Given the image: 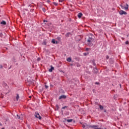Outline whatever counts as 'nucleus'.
<instances>
[{
  "instance_id": "nucleus-25",
  "label": "nucleus",
  "mask_w": 129,
  "mask_h": 129,
  "mask_svg": "<svg viewBox=\"0 0 129 129\" xmlns=\"http://www.w3.org/2000/svg\"><path fill=\"white\" fill-rule=\"evenodd\" d=\"M95 84L98 85V84H99V83H98V82H96V83H95Z\"/></svg>"
},
{
  "instance_id": "nucleus-10",
  "label": "nucleus",
  "mask_w": 129,
  "mask_h": 129,
  "mask_svg": "<svg viewBox=\"0 0 129 129\" xmlns=\"http://www.w3.org/2000/svg\"><path fill=\"white\" fill-rule=\"evenodd\" d=\"M54 70V67L51 66L50 69L49 70V72H52Z\"/></svg>"
},
{
  "instance_id": "nucleus-13",
  "label": "nucleus",
  "mask_w": 129,
  "mask_h": 129,
  "mask_svg": "<svg viewBox=\"0 0 129 129\" xmlns=\"http://www.w3.org/2000/svg\"><path fill=\"white\" fill-rule=\"evenodd\" d=\"M19 98H20V96H19V94H17L16 96V100L18 101L19 100Z\"/></svg>"
},
{
  "instance_id": "nucleus-17",
  "label": "nucleus",
  "mask_w": 129,
  "mask_h": 129,
  "mask_svg": "<svg viewBox=\"0 0 129 129\" xmlns=\"http://www.w3.org/2000/svg\"><path fill=\"white\" fill-rule=\"evenodd\" d=\"M56 110H58L59 109V105L58 104L56 105Z\"/></svg>"
},
{
  "instance_id": "nucleus-18",
  "label": "nucleus",
  "mask_w": 129,
  "mask_h": 129,
  "mask_svg": "<svg viewBox=\"0 0 129 129\" xmlns=\"http://www.w3.org/2000/svg\"><path fill=\"white\" fill-rule=\"evenodd\" d=\"M53 5H54V6H58V3H57L56 2H53Z\"/></svg>"
},
{
  "instance_id": "nucleus-4",
  "label": "nucleus",
  "mask_w": 129,
  "mask_h": 129,
  "mask_svg": "<svg viewBox=\"0 0 129 129\" xmlns=\"http://www.w3.org/2000/svg\"><path fill=\"white\" fill-rule=\"evenodd\" d=\"M35 116L36 118H39V119H42V117L40 116V114H39V113H35Z\"/></svg>"
},
{
  "instance_id": "nucleus-20",
  "label": "nucleus",
  "mask_w": 129,
  "mask_h": 129,
  "mask_svg": "<svg viewBox=\"0 0 129 129\" xmlns=\"http://www.w3.org/2000/svg\"><path fill=\"white\" fill-rule=\"evenodd\" d=\"M59 3H63L64 2V0H59Z\"/></svg>"
},
{
  "instance_id": "nucleus-22",
  "label": "nucleus",
  "mask_w": 129,
  "mask_h": 129,
  "mask_svg": "<svg viewBox=\"0 0 129 129\" xmlns=\"http://www.w3.org/2000/svg\"><path fill=\"white\" fill-rule=\"evenodd\" d=\"M125 44H126V45H127V44H128V41H126V42H125Z\"/></svg>"
},
{
  "instance_id": "nucleus-16",
  "label": "nucleus",
  "mask_w": 129,
  "mask_h": 129,
  "mask_svg": "<svg viewBox=\"0 0 129 129\" xmlns=\"http://www.w3.org/2000/svg\"><path fill=\"white\" fill-rule=\"evenodd\" d=\"M69 35H70V33H67L66 34V37H69Z\"/></svg>"
},
{
  "instance_id": "nucleus-28",
  "label": "nucleus",
  "mask_w": 129,
  "mask_h": 129,
  "mask_svg": "<svg viewBox=\"0 0 129 129\" xmlns=\"http://www.w3.org/2000/svg\"><path fill=\"white\" fill-rule=\"evenodd\" d=\"M77 67H80V65H79V64L78 65H78H77Z\"/></svg>"
},
{
  "instance_id": "nucleus-33",
  "label": "nucleus",
  "mask_w": 129,
  "mask_h": 129,
  "mask_svg": "<svg viewBox=\"0 0 129 129\" xmlns=\"http://www.w3.org/2000/svg\"><path fill=\"white\" fill-rule=\"evenodd\" d=\"M127 37H128V35H127Z\"/></svg>"
},
{
  "instance_id": "nucleus-8",
  "label": "nucleus",
  "mask_w": 129,
  "mask_h": 129,
  "mask_svg": "<svg viewBox=\"0 0 129 129\" xmlns=\"http://www.w3.org/2000/svg\"><path fill=\"white\" fill-rule=\"evenodd\" d=\"M82 16H83V14L81 13H79L78 15V18H81V17H82Z\"/></svg>"
},
{
  "instance_id": "nucleus-27",
  "label": "nucleus",
  "mask_w": 129,
  "mask_h": 129,
  "mask_svg": "<svg viewBox=\"0 0 129 129\" xmlns=\"http://www.w3.org/2000/svg\"><path fill=\"white\" fill-rule=\"evenodd\" d=\"M0 68L2 69V68H3V66H0Z\"/></svg>"
},
{
  "instance_id": "nucleus-21",
  "label": "nucleus",
  "mask_w": 129,
  "mask_h": 129,
  "mask_svg": "<svg viewBox=\"0 0 129 129\" xmlns=\"http://www.w3.org/2000/svg\"><path fill=\"white\" fill-rule=\"evenodd\" d=\"M65 108H67V106H64L62 108V109H65Z\"/></svg>"
},
{
  "instance_id": "nucleus-6",
  "label": "nucleus",
  "mask_w": 129,
  "mask_h": 129,
  "mask_svg": "<svg viewBox=\"0 0 129 129\" xmlns=\"http://www.w3.org/2000/svg\"><path fill=\"white\" fill-rule=\"evenodd\" d=\"M51 43H52V44H58V41H56V40L55 39H52L51 41Z\"/></svg>"
},
{
  "instance_id": "nucleus-29",
  "label": "nucleus",
  "mask_w": 129,
  "mask_h": 129,
  "mask_svg": "<svg viewBox=\"0 0 129 129\" xmlns=\"http://www.w3.org/2000/svg\"><path fill=\"white\" fill-rule=\"evenodd\" d=\"M29 98H32V96H30Z\"/></svg>"
},
{
  "instance_id": "nucleus-26",
  "label": "nucleus",
  "mask_w": 129,
  "mask_h": 129,
  "mask_svg": "<svg viewBox=\"0 0 129 129\" xmlns=\"http://www.w3.org/2000/svg\"><path fill=\"white\" fill-rule=\"evenodd\" d=\"M86 50L87 51H88V50H89V48H87L86 49Z\"/></svg>"
},
{
  "instance_id": "nucleus-14",
  "label": "nucleus",
  "mask_w": 129,
  "mask_h": 129,
  "mask_svg": "<svg viewBox=\"0 0 129 129\" xmlns=\"http://www.w3.org/2000/svg\"><path fill=\"white\" fill-rule=\"evenodd\" d=\"M17 118H18V119H22V118L21 117V116H19L18 114L17 115Z\"/></svg>"
},
{
  "instance_id": "nucleus-3",
  "label": "nucleus",
  "mask_w": 129,
  "mask_h": 129,
  "mask_svg": "<svg viewBox=\"0 0 129 129\" xmlns=\"http://www.w3.org/2000/svg\"><path fill=\"white\" fill-rule=\"evenodd\" d=\"M118 13L119 15H121V16L122 15H127V13H126L125 11H124L123 10H120L118 12Z\"/></svg>"
},
{
  "instance_id": "nucleus-1",
  "label": "nucleus",
  "mask_w": 129,
  "mask_h": 129,
  "mask_svg": "<svg viewBox=\"0 0 129 129\" xmlns=\"http://www.w3.org/2000/svg\"><path fill=\"white\" fill-rule=\"evenodd\" d=\"M94 36L91 34L89 35V37L87 40V44L89 46V47H92L93 46V43H94Z\"/></svg>"
},
{
  "instance_id": "nucleus-24",
  "label": "nucleus",
  "mask_w": 129,
  "mask_h": 129,
  "mask_svg": "<svg viewBox=\"0 0 129 129\" xmlns=\"http://www.w3.org/2000/svg\"><path fill=\"white\" fill-rule=\"evenodd\" d=\"M45 88L47 89V88H48V87H49V86H47V85H45Z\"/></svg>"
},
{
  "instance_id": "nucleus-7",
  "label": "nucleus",
  "mask_w": 129,
  "mask_h": 129,
  "mask_svg": "<svg viewBox=\"0 0 129 129\" xmlns=\"http://www.w3.org/2000/svg\"><path fill=\"white\" fill-rule=\"evenodd\" d=\"M1 25H7V22L5 21H2V22H1Z\"/></svg>"
},
{
  "instance_id": "nucleus-19",
  "label": "nucleus",
  "mask_w": 129,
  "mask_h": 129,
  "mask_svg": "<svg viewBox=\"0 0 129 129\" xmlns=\"http://www.w3.org/2000/svg\"><path fill=\"white\" fill-rule=\"evenodd\" d=\"M46 3H47L48 4H50L51 3V1L50 0H47L46 1Z\"/></svg>"
},
{
  "instance_id": "nucleus-15",
  "label": "nucleus",
  "mask_w": 129,
  "mask_h": 129,
  "mask_svg": "<svg viewBox=\"0 0 129 129\" xmlns=\"http://www.w3.org/2000/svg\"><path fill=\"white\" fill-rule=\"evenodd\" d=\"M42 10L43 11V12L44 13H46V9L44 8H42Z\"/></svg>"
},
{
  "instance_id": "nucleus-23",
  "label": "nucleus",
  "mask_w": 129,
  "mask_h": 129,
  "mask_svg": "<svg viewBox=\"0 0 129 129\" xmlns=\"http://www.w3.org/2000/svg\"><path fill=\"white\" fill-rule=\"evenodd\" d=\"M40 60H41V58H37V61H40Z\"/></svg>"
},
{
  "instance_id": "nucleus-5",
  "label": "nucleus",
  "mask_w": 129,
  "mask_h": 129,
  "mask_svg": "<svg viewBox=\"0 0 129 129\" xmlns=\"http://www.w3.org/2000/svg\"><path fill=\"white\" fill-rule=\"evenodd\" d=\"M67 96L64 95H62L59 97L58 99H66Z\"/></svg>"
},
{
  "instance_id": "nucleus-9",
  "label": "nucleus",
  "mask_w": 129,
  "mask_h": 129,
  "mask_svg": "<svg viewBox=\"0 0 129 129\" xmlns=\"http://www.w3.org/2000/svg\"><path fill=\"white\" fill-rule=\"evenodd\" d=\"M72 59L71 58V57H69L67 59V61H68V62H71Z\"/></svg>"
},
{
  "instance_id": "nucleus-30",
  "label": "nucleus",
  "mask_w": 129,
  "mask_h": 129,
  "mask_svg": "<svg viewBox=\"0 0 129 129\" xmlns=\"http://www.w3.org/2000/svg\"><path fill=\"white\" fill-rule=\"evenodd\" d=\"M83 127H85V125H83Z\"/></svg>"
},
{
  "instance_id": "nucleus-11",
  "label": "nucleus",
  "mask_w": 129,
  "mask_h": 129,
  "mask_svg": "<svg viewBox=\"0 0 129 129\" xmlns=\"http://www.w3.org/2000/svg\"><path fill=\"white\" fill-rule=\"evenodd\" d=\"M99 108H100V109H101V110H103V108H104L103 106H102L101 105H99Z\"/></svg>"
},
{
  "instance_id": "nucleus-12",
  "label": "nucleus",
  "mask_w": 129,
  "mask_h": 129,
  "mask_svg": "<svg viewBox=\"0 0 129 129\" xmlns=\"http://www.w3.org/2000/svg\"><path fill=\"white\" fill-rule=\"evenodd\" d=\"M73 121V119H67V121L68 122H72Z\"/></svg>"
},
{
  "instance_id": "nucleus-34",
  "label": "nucleus",
  "mask_w": 129,
  "mask_h": 129,
  "mask_svg": "<svg viewBox=\"0 0 129 129\" xmlns=\"http://www.w3.org/2000/svg\"><path fill=\"white\" fill-rule=\"evenodd\" d=\"M105 129H106V128Z\"/></svg>"
},
{
  "instance_id": "nucleus-2",
  "label": "nucleus",
  "mask_w": 129,
  "mask_h": 129,
  "mask_svg": "<svg viewBox=\"0 0 129 129\" xmlns=\"http://www.w3.org/2000/svg\"><path fill=\"white\" fill-rule=\"evenodd\" d=\"M120 6L121 7V9L122 10H125V11H127L128 10V5L126 4V6L124 7V6H122V5H120Z\"/></svg>"
},
{
  "instance_id": "nucleus-32",
  "label": "nucleus",
  "mask_w": 129,
  "mask_h": 129,
  "mask_svg": "<svg viewBox=\"0 0 129 129\" xmlns=\"http://www.w3.org/2000/svg\"><path fill=\"white\" fill-rule=\"evenodd\" d=\"M0 125H2V123H0Z\"/></svg>"
},
{
  "instance_id": "nucleus-31",
  "label": "nucleus",
  "mask_w": 129,
  "mask_h": 129,
  "mask_svg": "<svg viewBox=\"0 0 129 129\" xmlns=\"http://www.w3.org/2000/svg\"><path fill=\"white\" fill-rule=\"evenodd\" d=\"M43 22H44V23H45V22H46V20H44Z\"/></svg>"
}]
</instances>
